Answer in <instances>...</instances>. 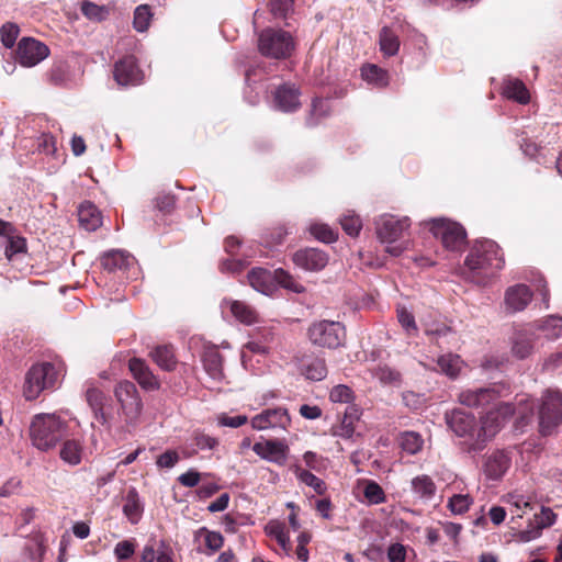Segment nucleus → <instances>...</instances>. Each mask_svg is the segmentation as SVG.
<instances>
[{
  "mask_svg": "<svg viewBox=\"0 0 562 562\" xmlns=\"http://www.w3.org/2000/svg\"><path fill=\"white\" fill-rule=\"evenodd\" d=\"M472 504V498L468 494H454L448 501V507L453 514H463Z\"/></svg>",
  "mask_w": 562,
  "mask_h": 562,
  "instance_id": "nucleus-52",
  "label": "nucleus"
},
{
  "mask_svg": "<svg viewBox=\"0 0 562 562\" xmlns=\"http://www.w3.org/2000/svg\"><path fill=\"white\" fill-rule=\"evenodd\" d=\"M329 113L328 102L323 99H314L312 103V109L310 115L306 119V124L308 126H315L318 122L326 117Z\"/></svg>",
  "mask_w": 562,
  "mask_h": 562,
  "instance_id": "nucleus-44",
  "label": "nucleus"
},
{
  "mask_svg": "<svg viewBox=\"0 0 562 562\" xmlns=\"http://www.w3.org/2000/svg\"><path fill=\"white\" fill-rule=\"evenodd\" d=\"M308 231L312 236L326 244L334 243L338 238V232L324 223H313Z\"/></svg>",
  "mask_w": 562,
  "mask_h": 562,
  "instance_id": "nucleus-41",
  "label": "nucleus"
},
{
  "mask_svg": "<svg viewBox=\"0 0 562 562\" xmlns=\"http://www.w3.org/2000/svg\"><path fill=\"white\" fill-rule=\"evenodd\" d=\"M293 0H270L271 13L277 18H283L292 8Z\"/></svg>",
  "mask_w": 562,
  "mask_h": 562,
  "instance_id": "nucleus-62",
  "label": "nucleus"
},
{
  "mask_svg": "<svg viewBox=\"0 0 562 562\" xmlns=\"http://www.w3.org/2000/svg\"><path fill=\"white\" fill-rule=\"evenodd\" d=\"M308 338L315 346L336 349L342 346L346 339V329L340 322L324 319L310 326Z\"/></svg>",
  "mask_w": 562,
  "mask_h": 562,
  "instance_id": "nucleus-9",
  "label": "nucleus"
},
{
  "mask_svg": "<svg viewBox=\"0 0 562 562\" xmlns=\"http://www.w3.org/2000/svg\"><path fill=\"white\" fill-rule=\"evenodd\" d=\"M101 265L109 272L128 271L127 278L136 277L138 272L135 258L124 250L113 249L104 252Z\"/></svg>",
  "mask_w": 562,
  "mask_h": 562,
  "instance_id": "nucleus-15",
  "label": "nucleus"
},
{
  "mask_svg": "<svg viewBox=\"0 0 562 562\" xmlns=\"http://www.w3.org/2000/svg\"><path fill=\"white\" fill-rule=\"evenodd\" d=\"M254 452L261 459L278 464L284 465L288 460L289 446L282 440L268 439L256 442L252 446Z\"/></svg>",
  "mask_w": 562,
  "mask_h": 562,
  "instance_id": "nucleus-16",
  "label": "nucleus"
},
{
  "mask_svg": "<svg viewBox=\"0 0 562 562\" xmlns=\"http://www.w3.org/2000/svg\"><path fill=\"white\" fill-rule=\"evenodd\" d=\"M541 329L549 339H557L562 336V318L549 316L542 322Z\"/></svg>",
  "mask_w": 562,
  "mask_h": 562,
  "instance_id": "nucleus-49",
  "label": "nucleus"
},
{
  "mask_svg": "<svg viewBox=\"0 0 562 562\" xmlns=\"http://www.w3.org/2000/svg\"><path fill=\"white\" fill-rule=\"evenodd\" d=\"M128 368L134 379L143 389L147 391L159 389L160 384L158 379L153 374L148 366L142 359H131L128 362Z\"/></svg>",
  "mask_w": 562,
  "mask_h": 562,
  "instance_id": "nucleus-22",
  "label": "nucleus"
},
{
  "mask_svg": "<svg viewBox=\"0 0 562 562\" xmlns=\"http://www.w3.org/2000/svg\"><path fill=\"white\" fill-rule=\"evenodd\" d=\"M258 48L266 57L284 59L293 52L294 41L285 31L267 29L258 37Z\"/></svg>",
  "mask_w": 562,
  "mask_h": 562,
  "instance_id": "nucleus-7",
  "label": "nucleus"
},
{
  "mask_svg": "<svg viewBox=\"0 0 562 562\" xmlns=\"http://www.w3.org/2000/svg\"><path fill=\"white\" fill-rule=\"evenodd\" d=\"M135 552V544L131 540H123L116 543L114 554L117 560H127Z\"/></svg>",
  "mask_w": 562,
  "mask_h": 562,
  "instance_id": "nucleus-60",
  "label": "nucleus"
},
{
  "mask_svg": "<svg viewBox=\"0 0 562 562\" xmlns=\"http://www.w3.org/2000/svg\"><path fill=\"white\" fill-rule=\"evenodd\" d=\"M304 374L308 380L322 381L327 375V367L323 359L312 360L304 369Z\"/></svg>",
  "mask_w": 562,
  "mask_h": 562,
  "instance_id": "nucleus-47",
  "label": "nucleus"
},
{
  "mask_svg": "<svg viewBox=\"0 0 562 562\" xmlns=\"http://www.w3.org/2000/svg\"><path fill=\"white\" fill-rule=\"evenodd\" d=\"M528 402L529 398H520L517 405L505 402L499 403L494 408H488L480 419L476 440L471 443V447L479 449V452L482 451L486 443L501 430L502 424L507 417L517 413L522 419H526L528 413L532 414V407L529 409L526 406Z\"/></svg>",
  "mask_w": 562,
  "mask_h": 562,
  "instance_id": "nucleus-2",
  "label": "nucleus"
},
{
  "mask_svg": "<svg viewBox=\"0 0 562 562\" xmlns=\"http://www.w3.org/2000/svg\"><path fill=\"white\" fill-rule=\"evenodd\" d=\"M510 458L504 451H493L484 462V473L490 480H499L509 469Z\"/></svg>",
  "mask_w": 562,
  "mask_h": 562,
  "instance_id": "nucleus-23",
  "label": "nucleus"
},
{
  "mask_svg": "<svg viewBox=\"0 0 562 562\" xmlns=\"http://www.w3.org/2000/svg\"><path fill=\"white\" fill-rule=\"evenodd\" d=\"M463 364V360L460 356L447 353L437 359V368L435 370H439L449 378L454 379L461 372Z\"/></svg>",
  "mask_w": 562,
  "mask_h": 562,
  "instance_id": "nucleus-31",
  "label": "nucleus"
},
{
  "mask_svg": "<svg viewBox=\"0 0 562 562\" xmlns=\"http://www.w3.org/2000/svg\"><path fill=\"white\" fill-rule=\"evenodd\" d=\"M217 425L221 427L238 428L248 422L246 415L228 416L225 413H221L216 416Z\"/></svg>",
  "mask_w": 562,
  "mask_h": 562,
  "instance_id": "nucleus-57",
  "label": "nucleus"
},
{
  "mask_svg": "<svg viewBox=\"0 0 562 562\" xmlns=\"http://www.w3.org/2000/svg\"><path fill=\"white\" fill-rule=\"evenodd\" d=\"M380 50L384 56L391 57L398 53L400 38L391 29L383 27L379 36Z\"/></svg>",
  "mask_w": 562,
  "mask_h": 562,
  "instance_id": "nucleus-34",
  "label": "nucleus"
},
{
  "mask_svg": "<svg viewBox=\"0 0 562 562\" xmlns=\"http://www.w3.org/2000/svg\"><path fill=\"white\" fill-rule=\"evenodd\" d=\"M274 285L278 283L294 293H302L304 291V286L283 269L274 270Z\"/></svg>",
  "mask_w": 562,
  "mask_h": 562,
  "instance_id": "nucleus-46",
  "label": "nucleus"
},
{
  "mask_svg": "<svg viewBox=\"0 0 562 562\" xmlns=\"http://www.w3.org/2000/svg\"><path fill=\"white\" fill-rule=\"evenodd\" d=\"M409 227L411 220L407 216L383 214L375 220L376 236L382 244L386 245L385 251L393 257L401 256L409 248V241L404 238Z\"/></svg>",
  "mask_w": 562,
  "mask_h": 562,
  "instance_id": "nucleus-3",
  "label": "nucleus"
},
{
  "mask_svg": "<svg viewBox=\"0 0 562 562\" xmlns=\"http://www.w3.org/2000/svg\"><path fill=\"white\" fill-rule=\"evenodd\" d=\"M363 494L370 504L376 505L385 502L384 491L374 481H368L366 483Z\"/></svg>",
  "mask_w": 562,
  "mask_h": 562,
  "instance_id": "nucleus-51",
  "label": "nucleus"
},
{
  "mask_svg": "<svg viewBox=\"0 0 562 562\" xmlns=\"http://www.w3.org/2000/svg\"><path fill=\"white\" fill-rule=\"evenodd\" d=\"M114 79L120 86H135L143 81L135 57L126 56L115 64Z\"/></svg>",
  "mask_w": 562,
  "mask_h": 562,
  "instance_id": "nucleus-18",
  "label": "nucleus"
},
{
  "mask_svg": "<svg viewBox=\"0 0 562 562\" xmlns=\"http://www.w3.org/2000/svg\"><path fill=\"white\" fill-rule=\"evenodd\" d=\"M67 434V423L56 414H37L30 425L32 445L40 451H49Z\"/></svg>",
  "mask_w": 562,
  "mask_h": 562,
  "instance_id": "nucleus-4",
  "label": "nucleus"
},
{
  "mask_svg": "<svg viewBox=\"0 0 562 562\" xmlns=\"http://www.w3.org/2000/svg\"><path fill=\"white\" fill-rule=\"evenodd\" d=\"M328 255L318 248L300 249L293 255L296 267L306 271H319L328 263Z\"/></svg>",
  "mask_w": 562,
  "mask_h": 562,
  "instance_id": "nucleus-17",
  "label": "nucleus"
},
{
  "mask_svg": "<svg viewBox=\"0 0 562 562\" xmlns=\"http://www.w3.org/2000/svg\"><path fill=\"white\" fill-rule=\"evenodd\" d=\"M83 453V443L78 439L64 440L59 449L60 460L70 467L80 464Z\"/></svg>",
  "mask_w": 562,
  "mask_h": 562,
  "instance_id": "nucleus-26",
  "label": "nucleus"
},
{
  "mask_svg": "<svg viewBox=\"0 0 562 562\" xmlns=\"http://www.w3.org/2000/svg\"><path fill=\"white\" fill-rule=\"evenodd\" d=\"M555 514L549 507H541V512L539 515H535L536 522L539 525L541 529L552 526L555 522Z\"/></svg>",
  "mask_w": 562,
  "mask_h": 562,
  "instance_id": "nucleus-61",
  "label": "nucleus"
},
{
  "mask_svg": "<svg viewBox=\"0 0 562 562\" xmlns=\"http://www.w3.org/2000/svg\"><path fill=\"white\" fill-rule=\"evenodd\" d=\"M0 246L4 248V255L9 260H12L13 257L26 250V241L24 238L9 234L0 237Z\"/></svg>",
  "mask_w": 562,
  "mask_h": 562,
  "instance_id": "nucleus-36",
  "label": "nucleus"
},
{
  "mask_svg": "<svg viewBox=\"0 0 562 562\" xmlns=\"http://www.w3.org/2000/svg\"><path fill=\"white\" fill-rule=\"evenodd\" d=\"M178 461L179 454L173 450H168L158 457L156 463L159 468L171 469L178 463Z\"/></svg>",
  "mask_w": 562,
  "mask_h": 562,
  "instance_id": "nucleus-63",
  "label": "nucleus"
},
{
  "mask_svg": "<svg viewBox=\"0 0 562 562\" xmlns=\"http://www.w3.org/2000/svg\"><path fill=\"white\" fill-rule=\"evenodd\" d=\"M371 375L383 384H395L401 381V373L386 364H378L371 369Z\"/></svg>",
  "mask_w": 562,
  "mask_h": 562,
  "instance_id": "nucleus-40",
  "label": "nucleus"
},
{
  "mask_svg": "<svg viewBox=\"0 0 562 562\" xmlns=\"http://www.w3.org/2000/svg\"><path fill=\"white\" fill-rule=\"evenodd\" d=\"M274 272L263 268H254L248 273V281L252 289L265 295H269L274 291Z\"/></svg>",
  "mask_w": 562,
  "mask_h": 562,
  "instance_id": "nucleus-25",
  "label": "nucleus"
},
{
  "mask_svg": "<svg viewBox=\"0 0 562 562\" xmlns=\"http://www.w3.org/2000/svg\"><path fill=\"white\" fill-rule=\"evenodd\" d=\"M353 432H355V424L351 423L348 418H342L340 424L333 426V428H331L333 436L345 438V439L351 438Z\"/></svg>",
  "mask_w": 562,
  "mask_h": 562,
  "instance_id": "nucleus-59",
  "label": "nucleus"
},
{
  "mask_svg": "<svg viewBox=\"0 0 562 562\" xmlns=\"http://www.w3.org/2000/svg\"><path fill=\"white\" fill-rule=\"evenodd\" d=\"M86 400L92 408L94 417L102 424H106V417L103 412L105 396L103 392L97 387H88L86 391Z\"/></svg>",
  "mask_w": 562,
  "mask_h": 562,
  "instance_id": "nucleus-33",
  "label": "nucleus"
},
{
  "mask_svg": "<svg viewBox=\"0 0 562 562\" xmlns=\"http://www.w3.org/2000/svg\"><path fill=\"white\" fill-rule=\"evenodd\" d=\"M397 319L402 327L405 329L407 335H415L417 333V326L414 315L408 312L405 307L397 308Z\"/></svg>",
  "mask_w": 562,
  "mask_h": 562,
  "instance_id": "nucleus-56",
  "label": "nucleus"
},
{
  "mask_svg": "<svg viewBox=\"0 0 562 562\" xmlns=\"http://www.w3.org/2000/svg\"><path fill=\"white\" fill-rule=\"evenodd\" d=\"M361 76L368 83L378 88H384L389 85L387 71L373 64L363 66L361 68Z\"/></svg>",
  "mask_w": 562,
  "mask_h": 562,
  "instance_id": "nucleus-32",
  "label": "nucleus"
},
{
  "mask_svg": "<svg viewBox=\"0 0 562 562\" xmlns=\"http://www.w3.org/2000/svg\"><path fill=\"white\" fill-rule=\"evenodd\" d=\"M423 446L424 440L418 432L405 431L401 435V447L405 452L416 454L422 450Z\"/></svg>",
  "mask_w": 562,
  "mask_h": 562,
  "instance_id": "nucleus-42",
  "label": "nucleus"
},
{
  "mask_svg": "<svg viewBox=\"0 0 562 562\" xmlns=\"http://www.w3.org/2000/svg\"><path fill=\"white\" fill-rule=\"evenodd\" d=\"M123 513L133 525L137 524L144 513V506L137 491L133 487L128 490L123 505Z\"/></svg>",
  "mask_w": 562,
  "mask_h": 562,
  "instance_id": "nucleus-29",
  "label": "nucleus"
},
{
  "mask_svg": "<svg viewBox=\"0 0 562 562\" xmlns=\"http://www.w3.org/2000/svg\"><path fill=\"white\" fill-rule=\"evenodd\" d=\"M342 229L351 237L359 235L362 227L361 220L355 214H346L340 218Z\"/></svg>",
  "mask_w": 562,
  "mask_h": 562,
  "instance_id": "nucleus-53",
  "label": "nucleus"
},
{
  "mask_svg": "<svg viewBox=\"0 0 562 562\" xmlns=\"http://www.w3.org/2000/svg\"><path fill=\"white\" fill-rule=\"evenodd\" d=\"M221 310L223 314L228 311L236 321L247 326L256 324L259 319L256 310L241 301L224 299L221 302Z\"/></svg>",
  "mask_w": 562,
  "mask_h": 562,
  "instance_id": "nucleus-19",
  "label": "nucleus"
},
{
  "mask_svg": "<svg viewBox=\"0 0 562 562\" xmlns=\"http://www.w3.org/2000/svg\"><path fill=\"white\" fill-rule=\"evenodd\" d=\"M300 91L294 85H282L274 92V106L282 112H293L301 106Z\"/></svg>",
  "mask_w": 562,
  "mask_h": 562,
  "instance_id": "nucleus-21",
  "label": "nucleus"
},
{
  "mask_svg": "<svg viewBox=\"0 0 562 562\" xmlns=\"http://www.w3.org/2000/svg\"><path fill=\"white\" fill-rule=\"evenodd\" d=\"M202 361L203 367L211 379L221 381L224 378L223 358L215 347L205 349Z\"/></svg>",
  "mask_w": 562,
  "mask_h": 562,
  "instance_id": "nucleus-28",
  "label": "nucleus"
},
{
  "mask_svg": "<svg viewBox=\"0 0 562 562\" xmlns=\"http://www.w3.org/2000/svg\"><path fill=\"white\" fill-rule=\"evenodd\" d=\"M19 26L14 23H5L0 29L1 42L7 48L14 46L19 35Z\"/></svg>",
  "mask_w": 562,
  "mask_h": 562,
  "instance_id": "nucleus-54",
  "label": "nucleus"
},
{
  "mask_svg": "<svg viewBox=\"0 0 562 562\" xmlns=\"http://www.w3.org/2000/svg\"><path fill=\"white\" fill-rule=\"evenodd\" d=\"M49 54L48 47L31 37H23L18 44L16 56L24 67H33L44 60Z\"/></svg>",
  "mask_w": 562,
  "mask_h": 562,
  "instance_id": "nucleus-14",
  "label": "nucleus"
},
{
  "mask_svg": "<svg viewBox=\"0 0 562 562\" xmlns=\"http://www.w3.org/2000/svg\"><path fill=\"white\" fill-rule=\"evenodd\" d=\"M533 349L531 337L527 334H517L513 341L512 351L519 358H527Z\"/></svg>",
  "mask_w": 562,
  "mask_h": 562,
  "instance_id": "nucleus-43",
  "label": "nucleus"
},
{
  "mask_svg": "<svg viewBox=\"0 0 562 562\" xmlns=\"http://www.w3.org/2000/svg\"><path fill=\"white\" fill-rule=\"evenodd\" d=\"M412 492L422 499H431L437 491L436 484L429 475L420 474L411 482Z\"/></svg>",
  "mask_w": 562,
  "mask_h": 562,
  "instance_id": "nucleus-30",
  "label": "nucleus"
},
{
  "mask_svg": "<svg viewBox=\"0 0 562 562\" xmlns=\"http://www.w3.org/2000/svg\"><path fill=\"white\" fill-rule=\"evenodd\" d=\"M255 430H286L291 425V417L284 407H273L263 409L255 415L250 420Z\"/></svg>",
  "mask_w": 562,
  "mask_h": 562,
  "instance_id": "nucleus-13",
  "label": "nucleus"
},
{
  "mask_svg": "<svg viewBox=\"0 0 562 562\" xmlns=\"http://www.w3.org/2000/svg\"><path fill=\"white\" fill-rule=\"evenodd\" d=\"M506 98L513 99L521 104L529 102L530 95L526 86L520 80H509L503 89Z\"/></svg>",
  "mask_w": 562,
  "mask_h": 562,
  "instance_id": "nucleus-37",
  "label": "nucleus"
},
{
  "mask_svg": "<svg viewBox=\"0 0 562 562\" xmlns=\"http://www.w3.org/2000/svg\"><path fill=\"white\" fill-rule=\"evenodd\" d=\"M78 221L86 231L93 232L102 224L100 211L91 202H83L78 207Z\"/></svg>",
  "mask_w": 562,
  "mask_h": 562,
  "instance_id": "nucleus-27",
  "label": "nucleus"
},
{
  "mask_svg": "<svg viewBox=\"0 0 562 562\" xmlns=\"http://www.w3.org/2000/svg\"><path fill=\"white\" fill-rule=\"evenodd\" d=\"M81 12L82 14L91 20L101 22L106 19L109 15V9L104 5H99L97 3H93L91 1H83L81 4Z\"/></svg>",
  "mask_w": 562,
  "mask_h": 562,
  "instance_id": "nucleus-45",
  "label": "nucleus"
},
{
  "mask_svg": "<svg viewBox=\"0 0 562 562\" xmlns=\"http://www.w3.org/2000/svg\"><path fill=\"white\" fill-rule=\"evenodd\" d=\"M193 442L200 450H213L218 445L217 438L200 431L194 432Z\"/></svg>",
  "mask_w": 562,
  "mask_h": 562,
  "instance_id": "nucleus-58",
  "label": "nucleus"
},
{
  "mask_svg": "<svg viewBox=\"0 0 562 562\" xmlns=\"http://www.w3.org/2000/svg\"><path fill=\"white\" fill-rule=\"evenodd\" d=\"M114 396L120 405L119 413L126 426L135 427L139 420L143 403L139 393L131 381H121L114 389Z\"/></svg>",
  "mask_w": 562,
  "mask_h": 562,
  "instance_id": "nucleus-6",
  "label": "nucleus"
},
{
  "mask_svg": "<svg viewBox=\"0 0 562 562\" xmlns=\"http://www.w3.org/2000/svg\"><path fill=\"white\" fill-rule=\"evenodd\" d=\"M151 19V12L146 4L138 5L134 12L133 25L137 32H145Z\"/></svg>",
  "mask_w": 562,
  "mask_h": 562,
  "instance_id": "nucleus-48",
  "label": "nucleus"
},
{
  "mask_svg": "<svg viewBox=\"0 0 562 562\" xmlns=\"http://www.w3.org/2000/svg\"><path fill=\"white\" fill-rule=\"evenodd\" d=\"M539 424L542 434H549L562 420V394L548 390L539 406Z\"/></svg>",
  "mask_w": 562,
  "mask_h": 562,
  "instance_id": "nucleus-12",
  "label": "nucleus"
},
{
  "mask_svg": "<svg viewBox=\"0 0 562 562\" xmlns=\"http://www.w3.org/2000/svg\"><path fill=\"white\" fill-rule=\"evenodd\" d=\"M445 420L449 429L461 438V449L467 453H477L479 449H473L471 443L476 440L477 423L472 414L465 413L460 408H453L445 414Z\"/></svg>",
  "mask_w": 562,
  "mask_h": 562,
  "instance_id": "nucleus-5",
  "label": "nucleus"
},
{
  "mask_svg": "<svg viewBox=\"0 0 562 562\" xmlns=\"http://www.w3.org/2000/svg\"><path fill=\"white\" fill-rule=\"evenodd\" d=\"M430 232L439 238L445 248L457 251L465 244V229L458 223L446 218H434L429 222Z\"/></svg>",
  "mask_w": 562,
  "mask_h": 562,
  "instance_id": "nucleus-11",
  "label": "nucleus"
},
{
  "mask_svg": "<svg viewBox=\"0 0 562 562\" xmlns=\"http://www.w3.org/2000/svg\"><path fill=\"white\" fill-rule=\"evenodd\" d=\"M504 387L499 385H490L486 387L467 389L458 395V402L470 408H494L504 403L501 401Z\"/></svg>",
  "mask_w": 562,
  "mask_h": 562,
  "instance_id": "nucleus-10",
  "label": "nucleus"
},
{
  "mask_svg": "<svg viewBox=\"0 0 562 562\" xmlns=\"http://www.w3.org/2000/svg\"><path fill=\"white\" fill-rule=\"evenodd\" d=\"M267 533L274 538L285 554L290 553V536L285 530L284 524L271 521L266 527Z\"/></svg>",
  "mask_w": 562,
  "mask_h": 562,
  "instance_id": "nucleus-38",
  "label": "nucleus"
},
{
  "mask_svg": "<svg viewBox=\"0 0 562 562\" xmlns=\"http://www.w3.org/2000/svg\"><path fill=\"white\" fill-rule=\"evenodd\" d=\"M352 390L345 385L338 384L330 390L329 400L333 403L349 404L353 401Z\"/></svg>",
  "mask_w": 562,
  "mask_h": 562,
  "instance_id": "nucleus-50",
  "label": "nucleus"
},
{
  "mask_svg": "<svg viewBox=\"0 0 562 562\" xmlns=\"http://www.w3.org/2000/svg\"><path fill=\"white\" fill-rule=\"evenodd\" d=\"M293 472H294L296 479L301 483L312 487L316 494L324 495L326 493L327 485H326L325 481L317 477L312 472H310L299 465L294 467Z\"/></svg>",
  "mask_w": 562,
  "mask_h": 562,
  "instance_id": "nucleus-35",
  "label": "nucleus"
},
{
  "mask_svg": "<svg viewBox=\"0 0 562 562\" xmlns=\"http://www.w3.org/2000/svg\"><path fill=\"white\" fill-rule=\"evenodd\" d=\"M387 559L390 562H404L406 559V549L401 543H392L387 549Z\"/></svg>",
  "mask_w": 562,
  "mask_h": 562,
  "instance_id": "nucleus-64",
  "label": "nucleus"
},
{
  "mask_svg": "<svg viewBox=\"0 0 562 562\" xmlns=\"http://www.w3.org/2000/svg\"><path fill=\"white\" fill-rule=\"evenodd\" d=\"M193 542L196 543L198 552L211 555L222 548L224 538L221 532L201 527L194 531Z\"/></svg>",
  "mask_w": 562,
  "mask_h": 562,
  "instance_id": "nucleus-20",
  "label": "nucleus"
},
{
  "mask_svg": "<svg viewBox=\"0 0 562 562\" xmlns=\"http://www.w3.org/2000/svg\"><path fill=\"white\" fill-rule=\"evenodd\" d=\"M508 503L516 508L517 518H521L527 510L532 509L530 499L521 494H509Z\"/></svg>",
  "mask_w": 562,
  "mask_h": 562,
  "instance_id": "nucleus-55",
  "label": "nucleus"
},
{
  "mask_svg": "<svg viewBox=\"0 0 562 562\" xmlns=\"http://www.w3.org/2000/svg\"><path fill=\"white\" fill-rule=\"evenodd\" d=\"M532 299L530 289L525 284H516L507 289L505 304L510 312H520L527 307Z\"/></svg>",
  "mask_w": 562,
  "mask_h": 562,
  "instance_id": "nucleus-24",
  "label": "nucleus"
},
{
  "mask_svg": "<svg viewBox=\"0 0 562 562\" xmlns=\"http://www.w3.org/2000/svg\"><path fill=\"white\" fill-rule=\"evenodd\" d=\"M57 371L49 362L34 364L26 373L23 393L26 400L32 401L47 389L55 386Z\"/></svg>",
  "mask_w": 562,
  "mask_h": 562,
  "instance_id": "nucleus-8",
  "label": "nucleus"
},
{
  "mask_svg": "<svg viewBox=\"0 0 562 562\" xmlns=\"http://www.w3.org/2000/svg\"><path fill=\"white\" fill-rule=\"evenodd\" d=\"M154 361L162 370L171 371L176 367V360L172 350L166 346H158L151 351Z\"/></svg>",
  "mask_w": 562,
  "mask_h": 562,
  "instance_id": "nucleus-39",
  "label": "nucleus"
},
{
  "mask_svg": "<svg viewBox=\"0 0 562 562\" xmlns=\"http://www.w3.org/2000/svg\"><path fill=\"white\" fill-rule=\"evenodd\" d=\"M467 278L483 285L504 266V257L493 240L477 241L465 258Z\"/></svg>",
  "mask_w": 562,
  "mask_h": 562,
  "instance_id": "nucleus-1",
  "label": "nucleus"
}]
</instances>
